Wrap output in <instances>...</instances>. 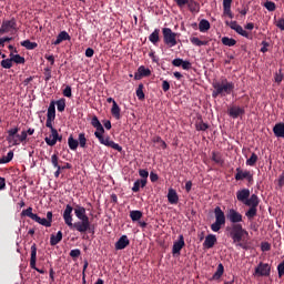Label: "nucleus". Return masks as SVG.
<instances>
[{"label": "nucleus", "instance_id": "obj_1", "mask_svg": "<svg viewBox=\"0 0 284 284\" xmlns=\"http://www.w3.org/2000/svg\"><path fill=\"white\" fill-rule=\"evenodd\" d=\"M72 210H74V214L77 219H79L75 223H72ZM63 219L65 225L71 230H75L80 232V234H85V232L94 234V225L90 223V217L85 214V207L77 205L75 209H73L72 205L68 204L63 212Z\"/></svg>", "mask_w": 284, "mask_h": 284}, {"label": "nucleus", "instance_id": "obj_2", "mask_svg": "<svg viewBox=\"0 0 284 284\" xmlns=\"http://www.w3.org/2000/svg\"><path fill=\"white\" fill-rule=\"evenodd\" d=\"M227 231L229 236L232 239L233 243H235L236 247L247 250V244L243 243V241L250 236V233L247 230L243 229V224H232Z\"/></svg>", "mask_w": 284, "mask_h": 284}, {"label": "nucleus", "instance_id": "obj_3", "mask_svg": "<svg viewBox=\"0 0 284 284\" xmlns=\"http://www.w3.org/2000/svg\"><path fill=\"white\" fill-rule=\"evenodd\" d=\"M213 92L212 97L213 99H216L217 97H227L234 92V82L227 81V79H222L221 81H213Z\"/></svg>", "mask_w": 284, "mask_h": 284}, {"label": "nucleus", "instance_id": "obj_4", "mask_svg": "<svg viewBox=\"0 0 284 284\" xmlns=\"http://www.w3.org/2000/svg\"><path fill=\"white\" fill-rule=\"evenodd\" d=\"M258 203H261V200L258 199V195H256V194H252L251 196H248L246 202H244V205L250 207L245 213V216H246V219H248V221H252V219H254V216H256V214L258 212V210H257Z\"/></svg>", "mask_w": 284, "mask_h": 284}, {"label": "nucleus", "instance_id": "obj_5", "mask_svg": "<svg viewBox=\"0 0 284 284\" xmlns=\"http://www.w3.org/2000/svg\"><path fill=\"white\" fill-rule=\"evenodd\" d=\"M215 222L211 225L212 232H220L221 227L225 225V212L221 209V206H216L214 209Z\"/></svg>", "mask_w": 284, "mask_h": 284}, {"label": "nucleus", "instance_id": "obj_6", "mask_svg": "<svg viewBox=\"0 0 284 284\" xmlns=\"http://www.w3.org/2000/svg\"><path fill=\"white\" fill-rule=\"evenodd\" d=\"M94 136L98 139L101 145H105L106 148H112V150H116V152H123V146H120L119 143H115L110 139V135L106 138L103 136V133L94 132Z\"/></svg>", "mask_w": 284, "mask_h": 284}, {"label": "nucleus", "instance_id": "obj_7", "mask_svg": "<svg viewBox=\"0 0 284 284\" xmlns=\"http://www.w3.org/2000/svg\"><path fill=\"white\" fill-rule=\"evenodd\" d=\"M8 32H19V27L17 26V18H11L10 20H3L0 27V34H8Z\"/></svg>", "mask_w": 284, "mask_h": 284}, {"label": "nucleus", "instance_id": "obj_8", "mask_svg": "<svg viewBox=\"0 0 284 284\" xmlns=\"http://www.w3.org/2000/svg\"><path fill=\"white\" fill-rule=\"evenodd\" d=\"M162 34H163V41L168 48H174L176 43V33L172 31L170 28H163L162 29Z\"/></svg>", "mask_w": 284, "mask_h": 284}, {"label": "nucleus", "instance_id": "obj_9", "mask_svg": "<svg viewBox=\"0 0 284 284\" xmlns=\"http://www.w3.org/2000/svg\"><path fill=\"white\" fill-rule=\"evenodd\" d=\"M244 179H246L248 185H254V174L247 170L243 171L241 168H237L235 181H244Z\"/></svg>", "mask_w": 284, "mask_h": 284}, {"label": "nucleus", "instance_id": "obj_10", "mask_svg": "<svg viewBox=\"0 0 284 284\" xmlns=\"http://www.w3.org/2000/svg\"><path fill=\"white\" fill-rule=\"evenodd\" d=\"M51 163H52L53 168L57 169V171L54 172L55 179H59V176H61V170H72V164H70L68 162L63 166L59 165V155H57V154H53L51 156Z\"/></svg>", "mask_w": 284, "mask_h": 284}, {"label": "nucleus", "instance_id": "obj_11", "mask_svg": "<svg viewBox=\"0 0 284 284\" xmlns=\"http://www.w3.org/2000/svg\"><path fill=\"white\" fill-rule=\"evenodd\" d=\"M226 24L231 28V30H235L240 37H244V39H252V34L243 29L241 24L236 21L226 22Z\"/></svg>", "mask_w": 284, "mask_h": 284}, {"label": "nucleus", "instance_id": "obj_12", "mask_svg": "<svg viewBox=\"0 0 284 284\" xmlns=\"http://www.w3.org/2000/svg\"><path fill=\"white\" fill-rule=\"evenodd\" d=\"M30 267L39 274H45V270L37 267V244L31 245Z\"/></svg>", "mask_w": 284, "mask_h": 284}, {"label": "nucleus", "instance_id": "obj_13", "mask_svg": "<svg viewBox=\"0 0 284 284\" xmlns=\"http://www.w3.org/2000/svg\"><path fill=\"white\" fill-rule=\"evenodd\" d=\"M185 247V237L183 234L179 235V240L173 243L172 254L173 256H180L181 250Z\"/></svg>", "mask_w": 284, "mask_h": 284}, {"label": "nucleus", "instance_id": "obj_14", "mask_svg": "<svg viewBox=\"0 0 284 284\" xmlns=\"http://www.w3.org/2000/svg\"><path fill=\"white\" fill-rule=\"evenodd\" d=\"M226 217L233 225H241L240 223L243 222V215L234 209L229 210Z\"/></svg>", "mask_w": 284, "mask_h": 284}, {"label": "nucleus", "instance_id": "obj_15", "mask_svg": "<svg viewBox=\"0 0 284 284\" xmlns=\"http://www.w3.org/2000/svg\"><path fill=\"white\" fill-rule=\"evenodd\" d=\"M7 141L8 143H12V145H19V139H17V135H19V128H13L7 131Z\"/></svg>", "mask_w": 284, "mask_h": 284}, {"label": "nucleus", "instance_id": "obj_16", "mask_svg": "<svg viewBox=\"0 0 284 284\" xmlns=\"http://www.w3.org/2000/svg\"><path fill=\"white\" fill-rule=\"evenodd\" d=\"M270 272H272L270 264L260 263L255 268V274H258V276H270Z\"/></svg>", "mask_w": 284, "mask_h": 284}, {"label": "nucleus", "instance_id": "obj_17", "mask_svg": "<svg viewBox=\"0 0 284 284\" xmlns=\"http://www.w3.org/2000/svg\"><path fill=\"white\" fill-rule=\"evenodd\" d=\"M243 114H245V108L231 106L229 109V115L231 119H239V116H243Z\"/></svg>", "mask_w": 284, "mask_h": 284}, {"label": "nucleus", "instance_id": "obj_18", "mask_svg": "<svg viewBox=\"0 0 284 284\" xmlns=\"http://www.w3.org/2000/svg\"><path fill=\"white\" fill-rule=\"evenodd\" d=\"M91 125L92 128H95V132H98L99 134H105V129L103 128V124H101V121H99V118L97 115L92 116Z\"/></svg>", "mask_w": 284, "mask_h": 284}, {"label": "nucleus", "instance_id": "obj_19", "mask_svg": "<svg viewBox=\"0 0 284 284\" xmlns=\"http://www.w3.org/2000/svg\"><path fill=\"white\" fill-rule=\"evenodd\" d=\"M214 245H216V235L214 234H209L203 243V247L205 250H212V247H214Z\"/></svg>", "mask_w": 284, "mask_h": 284}, {"label": "nucleus", "instance_id": "obj_20", "mask_svg": "<svg viewBox=\"0 0 284 284\" xmlns=\"http://www.w3.org/2000/svg\"><path fill=\"white\" fill-rule=\"evenodd\" d=\"M70 39H72V37H70V33L67 31H61L55 41L52 42V45H60V43H63V41H70Z\"/></svg>", "mask_w": 284, "mask_h": 284}, {"label": "nucleus", "instance_id": "obj_21", "mask_svg": "<svg viewBox=\"0 0 284 284\" xmlns=\"http://www.w3.org/2000/svg\"><path fill=\"white\" fill-rule=\"evenodd\" d=\"M236 199L240 203H246L247 199H250V189H242L236 192Z\"/></svg>", "mask_w": 284, "mask_h": 284}, {"label": "nucleus", "instance_id": "obj_22", "mask_svg": "<svg viewBox=\"0 0 284 284\" xmlns=\"http://www.w3.org/2000/svg\"><path fill=\"white\" fill-rule=\"evenodd\" d=\"M150 74H152V71H150V69H146L145 67L141 65L138 69V73L134 74V79H135V81H141V79H143V77H150Z\"/></svg>", "mask_w": 284, "mask_h": 284}, {"label": "nucleus", "instance_id": "obj_23", "mask_svg": "<svg viewBox=\"0 0 284 284\" xmlns=\"http://www.w3.org/2000/svg\"><path fill=\"white\" fill-rule=\"evenodd\" d=\"M58 133L59 131H57V129H52L51 134L44 139L47 145H50V148L57 145Z\"/></svg>", "mask_w": 284, "mask_h": 284}, {"label": "nucleus", "instance_id": "obj_24", "mask_svg": "<svg viewBox=\"0 0 284 284\" xmlns=\"http://www.w3.org/2000/svg\"><path fill=\"white\" fill-rule=\"evenodd\" d=\"M130 245V239H128V235H122L116 242H115V250H125Z\"/></svg>", "mask_w": 284, "mask_h": 284}, {"label": "nucleus", "instance_id": "obj_25", "mask_svg": "<svg viewBox=\"0 0 284 284\" xmlns=\"http://www.w3.org/2000/svg\"><path fill=\"white\" fill-rule=\"evenodd\" d=\"M273 133L277 139H284V123H276L273 128Z\"/></svg>", "mask_w": 284, "mask_h": 284}, {"label": "nucleus", "instance_id": "obj_26", "mask_svg": "<svg viewBox=\"0 0 284 284\" xmlns=\"http://www.w3.org/2000/svg\"><path fill=\"white\" fill-rule=\"evenodd\" d=\"M168 201L171 203V205H176V203H179V194L174 189L169 190Z\"/></svg>", "mask_w": 284, "mask_h": 284}, {"label": "nucleus", "instance_id": "obj_27", "mask_svg": "<svg viewBox=\"0 0 284 284\" xmlns=\"http://www.w3.org/2000/svg\"><path fill=\"white\" fill-rule=\"evenodd\" d=\"M161 30L160 29H154V31L149 36V41L153 43V45H156L159 41H161Z\"/></svg>", "mask_w": 284, "mask_h": 284}, {"label": "nucleus", "instance_id": "obj_28", "mask_svg": "<svg viewBox=\"0 0 284 284\" xmlns=\"http://www.w3.org/2000/svg\"><path fill=\"white\" fill-rule=\"evenodd\" d=\"M223 274H225V266H223V263H220L216 267L215 273L212 276V281H220Z\"/></svg>", "mask_w": 284, "mask_h": 284}, {"label": "nucleus", "instance_id": "obj_29", "mask_svg": "<svg viewBox=\"0 0 284 284\" xmlns=\"http://www.w3.org/2000/svg\"><path fill=\"white\" fill-rule=\"evenodd\" d=\"M60 241H63V232L59 231L57 233V235L51 234V236H50V245H52V246L59 245Z\"/></svg>", "mask_w": 284, "mask_h": 284}, {"label": "nucleus", "instance_id": "obj_30", "mask_svg": "<svg viewBox=\"0 0 284 284\" xmlns=\"http://www.w3.org/2000/svg\"><path fill=\"white\" fill-rule=\"evenodd\" d=\"M47 119H57V106L54 101H52L49 104L48 112H47Z\"/></svg>", "mask_w": 284, "mask_h": 284}, {"label": "nucleus", "instance_id": "obj_31", "mask_svg": "<svg viewBox=\"0 0 284 284\" xmlns=\"http://www.w3.org/2000/svg\"><path fill=\"white\" fill-rule=\"evenodd\" d=\"M211 161H214L217 165H223L225 161L223 160V155L220 152L213 151Z\"/></svg>", "mask_w": 284, "mask_h": 284}, {"label": "nucleus", "instance_id": "obj_32", "mask_svg": "<svg viewBox=\"0 0 284 284\" xmlns=\"http://www.w3.org/2000/svg\"><path fill=\"white\" fill-rule=\"evenodd\" d=\"M148 185V180H136L133 184L132 192H140L141 187Z\"/></svg>", "mask_w": 284, "mask_h": 284}, {"label": "nucleus", "instance_id": "obj_33", "mask_svg": "<svg viewBox=\"0 0 284 284\" xmlns=\"http://www.w3.org/2000/svg\"><path fill=\"white\" fill-rule=\"evenodd\" d=\"M190 41H191L192 45H196L197 48H201L202 45H207L210 43V41L201 40L197 37H191Z\"/></svg>", "mask_w": 284, "mask_h": 284}, {"label": "nucleus", "instance_id": "obj_34", "mask_svg": "<svg viewBox=\"0 0 284 284\" xmlns=\"http://www.w3.org/2000/svg\"><path fill=\"white\" fill-rule=\"evenodd\" d=\"M130 219L133 223H136V221H141V219H143V212L139 210L130 211Z\"/></svg>", "mask_w": 284, "mask_h": 284}, {"label": "nucleus", "instance_id": "obj_35", "mask_svg": "<svg viewBox=\"0 0 284 284\" xmlns=\"http://www.w3.org/2000/svg\"><path fill=\"white\" fill-rule=\"evenodd\" d=\"M20 45H22V48H26L27 50H36V48H39V44L37 42H31L30 40H24L20 42Z\"/></svg>", "mask_w": 284, "mask_h": 284}, {"label": "nucleus", "instance_id": "obj_36", "mask_svg": "<svg viewBox=\"0 0 284 284\" xmlns=\"http://www.w3.org/2000/svg\"><path fill=\"white\" fill-rule=\"evenodd\" d=\"M111 114H112V116H114V119H116L118 121H119V119H121V108L119 106L118 103L112 104Z\"/></svg>", "mask_w": 284, "mask_h": 284}, {"label": "nucleus", "instance_id": "obj_37", "mask_svg": "<svg viewBox=\"0 0 284 284\" xmlns=\"http://www.w3.org/2000/svg\"><path fill=\"white\" fill-rule=\"evenodd\" d=\"M68 145L73 152L79 148V140H74V136L70 135L68 139Z\"/></svg>", "mask_w": 284, "mask_h": 284}, {"label": "nucleus", "instance_id": "obj_38", "mask_svg": "<svg viewBox=\"0 0 284 284\" xmlns=\"http://www.w3.org/2000/svg\"><path fill=\"white\" fill-rule=\"evenodd\" d=\"M144 88H145V87L143 85V83H140V84L138 85V89H136V91H135V94H136L139 101H143V100L145 99V93L143 92Z\"/></svg>", "mask_w": 284, "mask_h": 284}, {"label": "nucleus", "instance_id": "obj_39", "mask_svg": "<svg viewBox=\"0 0 284 284\" xmlns=\"http://www.w3.org/2000/svg\"><path fill=\"white\" fill-rule=\"evenodd\" d=\"M200 32H207L210 30V21L202 19L199 23Z\"/></svg>", "mask_w": 284, "mask_h": 284}, {"label": "nucleus", "instance_id": "obj_40", "mask_svg": "<svg viewBox=\"0 0 284 284\" xmlns=\"http://www.w3.org/2000/svg\"><path fill=\"white\" fill-rule=\"evenodd\" d=\"M12 159H14V152L9 151L7 156L0 158V165H3L6 163H10V161H12Z\"/></svg>", "mask_w": 284, "mask_h": 284}, {"label": "nucleus", "instance_id": "obj_41", "mask_svg": "<svg viewBox=\"0 0 284 284\" xmlns=\"http://www.w3.org/2000/svg\"><path fill=\"white\" fill-rule=\"evenodd\" d=\"M33 221H36V223H39L40 225H43L44 227H52V224L45 217L41 219L39 215H36V219Z\"/></svg>", "mask_w": 284, "mask_h": 284}, {"label": "nucleus", "instance_id": "obj_42", "mask_svg": "<svg viewBox=\"0 0 284 284\" xmlns=\"http://www.w3.org/2000/svg\"><path fill=\"white\" fill-rule=\"evenodd\" d=\"M11 57V61L12 63H17V64H23L26 63V58L19 55V54H12L10 53Z\"/></svg>", "mask_w": 284, "mask_h": 284}, {"label": "nucleus", "instance_id": "obj_43", "mask_svg": "<svg viewBox=\"0 0 284 284\" xmlns=\"http://www.w3.org/2000/svg\"><path fill=\"white\" fill-rule=\"evenodd\" d=\"M195 128L197 132H205V130H207L210 125L203 122V120H200L199 122L195 123Z\"/></svg>", "mask_w": 284, "mask_h": 284}, {"label": "nucleus", "instance_id": "obj_44", "mask_svg": "<svg viewBox=\"0 0 284 284\" xmlns=\"http://www.w3.org/2000/svg\"><path fill=\"white\" fill-rule=\"evenodd\" d=\"M78 143H79L80 148H87L88 139L85 138V133H79Z\"/></svg>", "mask_w": 284, "mask_h": 284}, {"label": "nucleus", "instance_id": "obj_45", "mask_svg": "<svg viewBox=\"0 0 284 284\" xmlns=\"http://www.w3.org/2000/svg\"><path fill=\"white\" fill-rule=\"evenodd\" d=\"M21 215L22 216H28L29 219H31V221H34V219H37V214L32 213V207L31 206L23 210Z\"/></svg>", "mask_w": 284, "mask_h": 284}, {"label": "nucleus", "instance_id": "obj_46", "mask_svg": "<svg viewBox=\"0 0 284 284\" xmlns=\"http://www.w3.org/2000/svg\"><path fill=\"white\" fill-rule=\"evenodd\" d=\"M257 161H258V155L256 153H252L251 158L246 160V165L254 168Z\"/></svg>", "mask_w": 284, "mask_h": 284}, {"label": "nucleus", "instance_id": "obj_47", "mask_svg": "<svg viewBox=\"0 0 284 284\" xmlns=\"http://www.w3.org/2000/svg\"><path fill=\"white\" fill-rule=\"evenodd\" d=\"M1 68H3L4 70H10V68H12V57H10L9 59H4L0 62Z\"/></svg>", "mask_w": 284, "mask_h": 284}, {"label": "nucleus", "instance_id": "obj_48", "mask_svg": "<svg viewBox=\"0 0 284 284\" xmlns=\"http://www.w3.org/2000/svg\"><path fill=\"white\" fill-rule=\"evenodd\" d=\"M222 43H223V45H227L229 48H233V45L236 43V41L234 40V38L223 37L222 38Z\"/></svg>", "mask_w": 284, "mask_h": 284}, {"label": "nucleus", "instance_id": "obj_49", "mask_svg": "<svg viewBox=\"0 0 284 284\" xmlns=\"http://www.w3.org/2000/svg\"><path fill=\"white\" fill-rule=\"evenodd\" d=\"M189 10H191V12H199V10H201V6L199 3H196L194 0H191L189 3Z\"/></svg>", "mask_w": 284, "mask_h": 284}, {"label": "nucleus", "instance_id": "obj_50", "mask_svg": "<svg viewBox=\"0 0 284 284\" xmlns=\"http://www.w3.org/2000/svg\"><path fill=\"white\" fill-rule=\"evenodd\" d=\"M283 69H280L277 72H275L274 74V81L275 83H277V85H281L282 81H283Z\"/></svg>", "mask_w": 284, "mask_h": 284}, {"label": "nucleus", "instance_id": "obj_51", "mask_svg": "<svg viewBox=\"0 0 284 284\" xmlns=\"http://www.w3.org/2000/svg\"><path fill=\"white\" fill-rule=\"evenodd\" d=\"M58 112H65V99H60L55 102Z\"/></svg>", "mask_w": 284, "mask_h": 284}, {"label": "nucleus", "instance_id": "obj_52", "mask_svg": "<svg viewBox=\"0 0 284 284\" xmlns=\"http://www.w3.org/2000/svg\"><path fill=\"white\" fill-rule=\"evenodd\" d=\"M153 143H160V148H162V150H165L168 148V143H165V141H163L161 136H154Z\"/></svg>", "mask_w": 284, "mask_h": 284}, {"label": "nucleus", "instance_id": "obj_53", "mask_svg": "<svg viewBox=\"0 0 284 284\" xmlns=\"http://www.w3.org/2000/svg\"><path fill=\"white\" fill-rule=\"evenodd\" d=\"M264 8H266V10H268V12H274V10H276V3L272 2V1H266L264 3Z\"/></svg>", "mask_w": 284, "mask_h": 284}, {"label": "nucleus", "instance_id": "obj_54", "mask_svg": "<svg viewBox=\"0 0 284 284\" xmlns=\"http://www.w3.org/2000/svg\"><path fill=\"white\" fill-rule=\"evenodd\" d=\"M139 175L141 176L140 181H148V176H150V172H148V170L145 169H140Z\"/></svg>", "mask_w": 284, "mask_h": 284}, {"label": "nucleus", "instance_id": "obj_55", "mask_svg": "<svg viewBox=\"0 0 284 284\" xmlns=\"http://www.w3.org/2000/svg\"><path fill=\"white\" fill-rule=\"evenodd\" d=\"M63 97H67V99L72 98V87L67 85L62 91Z\"/></svg>", "mask_w": 284, "mask_h": 284}, {"label": "nucleus", "instance_id": "obj_56", "mask_svg": "<svg viewBox=\"0 0 284 284\" xmlns=\"http://www.w3.org/2000/svg\"><path fill=\"white\" fill-rule=\"evenodd\" d=\"M52 79V69L51 68H45L44 69V81L48 83Z\"/></svg>", "mask_w": 284, "mask_h": 284}, {"label": "nucleus", "instance_id": "obj_57", "mask_svg": "<svg viewBox=\"0 0 284 284\" xmlns=\"http://www.w3.org/2000/svg\"><path fill=\"white\" fill-rule=\"evenodd\" d=\"M277 274H278V278H283V276H284V260L277 265Z\"/></svg>", "mask_w": 284, "mask_h": 284}, {"label": "nucleus", "instance_id": "obj_58", "mask_svg": "<svg viewBox=\"0 0 284 284\" xmlns=\"http://www.w3.org/2000/svg\"><path fill=\"white\" fill-rule=\"evenodd\" d=\"M17 139H18L19 144L23 143V141H27V139H28V132L22 131L21 134L17 135Z\"/></svg>", "mask_w": 284, "mask_h": 284}, {"label": "nucleus", "instance_id": "obj_59", "mask_svg": "<svg viewBox=\"0 0 284 284\" xmlns=\"http://www.w3.org/2000/svg\"><path fill=\"white\" fill-rule=\"evenodd\" d=\"M70 256H71V258H79V256H81V250H79V248L71 250Z\"/></svg>", "mask_w": 284, "mask_h": 284}, {"label": "nucleus", "instance_id": "obj_60", "mask_svg": "<svg viewBox=\"0 0 284 284\" xmlns=\"http://www.w3.org/2000/svg\"><path fill=\"white\" fill-rule=\"evenodd\" d=\"M172 65H174V68H181L183 65V59L181 58H176L172 61Z\"/></svg>", "mask_w": 284, "mask_h": 284}, {"label": "nucleus", "instance_id": "obj_61", "mask_svg": "<svg viewBox=\"0 0 284 284\" xmlns=\"http://www.w3.org/2000/svg\"><path fill=\"white\" fill-rule=\"evenodd\" d=\"M261 248L262 252H270V250H272V245H270L267 242H263Z\"/></svg>", "mask_w": 284, "mask_h": 284}, {"label": "nucleus", "instance_id": "obj_62", "mask_svg": "<svg viewBox=\"0 0 284 284\" xmlns=\"http://www.w3.org/2000/svg\"><path fill=\"white\" fill-rule=\"evenodd\" d=\"M182 68L184 70H191L192 69V63L190 61H187V60H183L182 61Z\"/></svg>", "mask_w": 284, "mask_h": 284}, {"label": "nucleus", "instance_id": "obj_63", "mask_svg": "<svg viewBox=\"0 0 284 284\" xmlns=\"http://www.w3.org/2000/svg\"><path fill=\"white\" fill-rule=\"evenodd\" d=\"M52 121H54V118H47V122H45L47 128H49L51 132L52 130H54V126H52Z\"/></svg>", "mask_w": 284, "mask_h": 284}, {"label": "nucleus", "instance_id": "obj_64", "mask_svg": "<svg viewBox=\"0 0 284 284\" xmlns=\"http://www.w3.org/2000/svg\"><path fill=\"white\" fill-rule=\"evenodd\" d=\"M276 27H277L280 30H284V19H283V18H281L280 20H277Z\"/></svg>", "mask_w": 284, "mask_h": 284}]
</instances>
